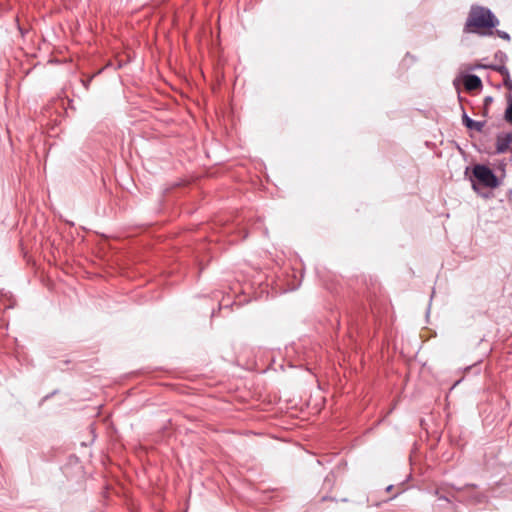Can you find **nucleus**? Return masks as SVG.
Instances as JSON below:
<instances>
[{"instance_id": "f257e3e1", "label": "nucleus", "mask_w": 512, "mask_h": 512, "mask_svg": "<svg viewBox=\"0 0 512 512\" xmlns=\"http://www.w3.org/2000/svg\"><path fill=\"white\" fill-rule=\"evenodd\" d=\"M500 21L487 7L472 5L464 24V33H473L480 36H490L492 29L499 25Z\"/></svg>"}, {"instance_id": "f03ea898", "label": "nucleus", "mask_w": 512, "mask_h": 512, "mask_svg": "<svg viewBox=\"0 0 512 512\" xmlns=\"http://www.w3.org/2000/svg\"><path fill=\"white\" fill-rule=\"evenodd\" d=\"M473 176L479 183L488 188H496L500 184L495 173L486 165H475L473 168Z\"/></svg>"}, {"instance_id": "7ed1b4c3", "label": "nucleus", "mask_w": 512, "mask_h": 512, "mask_svg": "<svg viewBox=\"0 0 512 512\" xmlns=\"http://www.w3.org/2000/svg\"><path fill=\"white\" fill-rule=\"evenodd\" d=\"M512 147V131L507 133H499L496 136L495 154L506 153Z\"/></svg>"}, {"instance_id": "20e7f679", "label": "nucleus", "mask_w": 512, "mask_h": 512, "mask_svg": "<svg viewBox=\"0 0 512 512\" xmlns=\"http://www.w3.org/2000/svg\"><path fill=\"white\" fill-rule=\"evenodd\" d=\"M463 84L467 91H474L482 88V81L475 74H467L463 78Z\"/></svg>"}, {"instance_id": "39448f33", "label": "nucleus", "mask_w": 512, "mask_h": 512, "mask_svg": "<svg viewBox=\"0 0 512 512\" xmlns=\"http://www.w3.org/2000/svg\"><path fill=\"white\" fill-rule=\"evenodd\" d=\"M482 67L492 69V70L498 72L499 74H501L503 76V82L511 79L510 72H509L508 68L506 67V65L490 64V65H485Z\"/></svg>"}, {"instance_id": "423d86ee", "label": "nucleus", "mask_w": 512, "mask_h": 512, "mask_svg": "<svg viewBox=\"0 0 512 512\" xmlns=\"http://www.w3.org/2000/svg\"><path fill=\"white\" fill-rule=\"evenodd\" d=\"M506 101H507V108L504 113V119L512 124V94L508 93L506 95Z\"/></svg>"}, {"instance_id": "0eeeda50", "label": "nucleus", "mask_w": 512, "mask_h": 512, "mask_svg": "<svg viewBox=\"0 0 512 512\" xmlns=\"http://www.w3.org/2000/svg\"><path fill=\"white\" fill-rule=\"evenodd\" d=\"M493 102V97L492 96H486L483 100V109H482V115L483 117H488L489 115V106L492 104Z\"/></svg>"}, {"instance_id": "6e6552de", "label": "nucleus", "mask_w": 512, "mask_h": 512, "mask_svg": "<svg viewBox=\"0 0 512 512\" xmlns=\"http://www.w3.org/2000/svg\"><path fill=\"white\" fill-rule=\"evenodd\" d=\"M485 125H486V121H475V120H473L471 122V124L468 126L467 129L475 130L477 132H482L483 128L485 127Z\"/></svg>"}, {"instance_id": "1a4fd4ad", "label": "nucleus", "mask_w": 512, "mask_h": 512, "mask_svg": "<svg viewBox=\"0 0 512 512\" xmlns=\"http://www.w3.org/2000/svg\"><path fill=\"white\" fill-rule=\"evenodd\" d=\"M494 58L500 62L499 65H505V63L508 59L506 53H504L502 51H497L494 55Z\"/></svg>"}, {"instance_id": "9d476101", "label": "nucleus", "mask_w": 512, "mask_h": 512, "mask_svg": "<svg viewBox=\"0 0 512 512\" xmlns=\"http://www.w3.org/2000/svg\"><path fill=\"white\" fill-rule=\"evenodd\" d=\"M461 109H462V123L463 125L468 128V126L471 124V122L473 121L472 118H470L467 113L465 112V109L463 106H461Z\"/></svg>"}, {"instance_id": "9b49d317", "label": "nucleus", "mask_w": 512, "mask_h": 512, "mask_svg": "<svg viewBox=\"0 0 512 512\" xmlns=\"http://www.w3.org/2000/svg\"><path fill=\"white\" fill-rule=\"evenodd\" d=\"M495 33H496V35H497L498 37H500V38H501V39H503V40L510 41V39H511V38H510V35H509L507 32H505V31H502V30H496V31H495Z\"/></svg>"}, {"instance_id": "f8f14e48", "label": "nucleus", "mask_w": 512, "mask_h": 512, "mask_svg": "<svg viewBox=\"0 0 512 512\" xmlns=\"http://www.w3.org/2000/svg\"><path fill=\"white\" fill-rule=\"evenodd\" d=\"M435 495H437V496H438V500H440V501H444V502H446L447 504H450V503H451V500H450L447 496H443V495H440V494H439V490H438V489L435 491Z\"/></svg>"}, {"instance_id": "ddd939ff", "label": "nucleus", "mask_w": 512, "mask_h": 512, "mask_svg": "<svg viewBox=\"0 0 512 512\" xmlns=\"http://www.w3.org/2000/svg\"><path fill=\"white\" fill-rule=\"evenodd\" d=\"M92 79H93V76L89 77L86 80L85 79L81 80V82H82L83 86L85 87V89H89V85H90Z\"/></svg>"}, {"instance_id": "4468645a", "label": "nucleus", "mask_w": 512, "mask_h": 512, "mask_svg": "<svg viewBox=\"0 0 512 512\" xmlns=\"http://www.w3.org/2000/svg\"><path fill=\"white\" fill-rule=\"evenodd\" d=\"M451 487H452L454 490H456V491H459V492H460V491H463L465 488H469V487H473V488H475V487H476V485H474V484H467V485H465L463 488H461V487H455V486H453V485H452Z\"/></svg>"}, {"instance_id": "2eb2a0df", "label": "nucleus", "mask_w": 512, "mask_h": 512, "mask_svg": "<svg viewBox=\"0 0 512 512\" xmlns=\"http://www.w3.org/2000/svg\"><path fill=\"white\" fill-rule=\"evenodd\" d=\"M503 85H504L507 89H509V93H511V94H512V80L510 79V80H508V81H504V82H503Z\"/></svg>"}, {"instance_id": "dca6fc26", "label": "nucleus", "mask_w": 512, "mask_h": 512, "mask_svg": "<svg viewBox=\"0 0 512 512\" xmlns=\"http://www.w3.org/2000/svg\"><path fill=\"white\" fill-rule=\"evenodd\" d=\"M508 151H509V152H510V154H511V156H510V161H512V147H511Z\"/></svg>"}, {"instance_id": "f3484780", "label": "nucleus", "mask_w": 512, "mask_h": 512, "mask_svg": "<svg viewBox=\"0 0 512 512\" xmlns=\"http://www.w3.org/2000/svg\"><path fill=\"white\" fill-rule=\"evenodd\" d=\"M391 489H392L391 485L387 487V491H391Z\"/></svg>"}]
</instances>
